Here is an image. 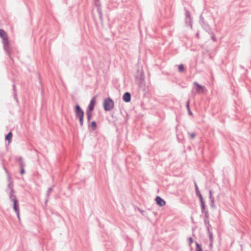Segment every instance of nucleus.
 I'll return each mask as SVG.
<instances>
[{
  "label": "nucleus",
  "mask_w": 251,
  "mask_h": 251,
  "mask_svg": "<svg viewBox=\"0 0 251 251\" xmlns=\"http://www.w3.org/2000/svg\"><path fill=\"white\" fill-rule=\"evenodd\" d=\"M103 106L105 111H109L113 109L114 102L113 100L110 97L104 99L103 102Z\"/></svg>",
  "instance_id": "1"
},
{
  "label": "nucleus",
  "mask_w": 251,
  "mask_h": 251,
  "mask_svg": "<svg viewBox=\"0 0 251 251\" xmlns=\"http://www.w3.org/2000/svg\"><path fill=\"white\" fill-rule=\"evenodd\" d=\"M0 37L2 39L4 49L8 51L9 48L8 38L6 33L3 29H0Z\"/></svg>",
  "instance_id": "2"
},
{
  "label": "nucleus",
  "mask_w": 251,
  "mask_h": 251,
  "mask_svg": "<svg viewBox=\"0 0 251 251\" xmlns=\"http://www.w3.org/2000/svg\"><path fill=\"white\" fill-rule=\"evenodd\" d=\"M199 23L203 30L207 33H211V30L212 29L209 24L205 21L203 17H202V14L200 17Z\"/></svg>",
  "instance_id": "3"
},
{
  "label": "nucleus",
  "mask_w": 251,
  "mask_h": 251,
  "mask_svg": "<svg viewBox=\"0 0 251 251\" xmlns=\"http://www.w3.org/2000/svg\"><path fill=\"white\" fill-rule=\"evenodd\" d=\"M74 112L75 117L76 118H79L81 116H84V112L80 105L78 104H76L74 107Z\"/></svg>",
  "instance_id": "4"
},
{
  "label": "nucleus",
  "mask_w": 251,
  "mask_h": 251,
  "mask_svg": "<svg viewBox=\"0 0 251 251\" xmlns=\"http://www.w3.org/2000/svg\"><path fill=\"white\" fill-rule=\"evenodd\" d=\"M96 103V99L95 97H94L90 100V102L87 108V111H91L92 112L94 109L95 105Z\"/></svg>",
  "instance_id": "5"
},
{
  "label": "nucleus",
  "mask_w": 251,
  "mask_h": 251,
  "mask_svg": "<svg viewBox=\"0 0 251 251\" xmlns=\"http://www.w3.org/2000/svg\"><path fill=\"white\" fill-rule=\"evenodd\" d=\"M155 201H156V204L159 205V206H164L165 203H166V202L165 201L162 199L159 196H157L155 198Z\"/></svg>",
  "instance_id": "6"
},
{
  "label": "nucleus",
  "mask_w": 251,
  "mask_h": 251,
  "mask_svg": "<svg viewBox=\"0 0 251 251\" xmlns=\"http://www.w3.org/2000/svg\"><path fill=\"white\" fill-rule=\"evenodd\" d=\"M123 100L126 102H129L131 100V94L129 92H126L124 93L123 96Z\"/></svg>",
  "instance_id": "7"
},
{
  "label": "nucleus",
  "mask_w": 251,
  "mask_h": 251,
  "mask_svg": "<svg viewBox=\"0 0 251 251\" xmlns=\"http://www.w3.org/2000/svg\"><path fill=\"white\" fill-rule=\"evenodd\" d=\"M194 84L197 86L196 90L198 93L204 92L205 89L204 86L200 85L197 82H194Z\"/></svg>",
  "instance_id": "8"
},
{
  "label": "nucleus",
  "mask_w": 251,
  "mask_h": 251,
  "mask_svg": "<svg viewBox=\"0 0 251 251\" xmlns=\"http://www.w3.org/2000/svg\"><path fill=\"white\" fill-rule=\"evenodd\" d=\"M194 184H195V191H196V195L199 198L200 201L203 200V199L202 198V195L201 194V193H200V191L199 190L198 186L197 184L196 181L194 182Z\"/></svg>",
  "instance_id": "9"
},
{
  "label": "nucleus",
  "mask_w": 251,
  "mask_h": 251,
  "mask_svg": "<svg viewBox=\"0 0 251 251\" xmlns=\"http://www.w3.org/2000/svg\"><path fill=\"white\" fill-rule=\"evenodd\" d=\"M13 209L15 212H18L20 211L19 209V203L17 199H13Z\"/></svg>",
  "instance_id": "10"
},
{
  "label": "nucleus",
  "mask_w": 251,
  "mask_h": 251,
  "mask_svg": "<svg viewBox=\"0 0 251 251\" xmlns=\"http://www.w3.org/2000/svg\"><path fill=\"white\" fill-rule=\"evenodd\" d=\"M140 83L139 84V86L140 87H141L142 85H144L145 86V76L144 75V73L142 72L140 76Z\"/></svg>",
  "instance_id": "11"
},
{
  "label": "nucleus",
  "mask_w": 251,
  "mask_h": 251,
  "mask_svg": "<svg viewBox=\"0 0 251 251\" xmlns=\"http://www.w3.org/2000/svg\"><path fill=\"white\" fill-rule=\"evenodd\" d=\"M97 126V123L95 121H92L88 123V127L91 128L92 130H96Z\"/></svg>",
  "instance_id": "12"
},
{
  "label": "nucleus",
  "mask_w": 251,
  "mask_h": 251,
  "mask_svg": "<svg viewBox=\"0 0 251 251\" xmlns=\"http://www.w3.org/2000/svg\"><path fill=\"white\" fill-rule=\"evenodd\" d=\"M12 138V133L11 131H10L6 135L5 139L6 141H8V144H10L11 142Z\"/></svg>",
  "instance_id": "13"
},
{
  "label": "nucleus",
  "mask_w": 251,
  "mask_h": 251,
  "mask_svg": "<svg viewBox=\"0 0 251 251\" xmlns=\"http://www.w3.org/2000/svg\"><path fill=\"white\" fill-rule=\"evenodd\" d=\"M185 23L187 25L190 26L192 28V20L191 17L185 18Z\"/></svg>",
  "instance_id": "14"
},
{
  "label": "nucleus",
  "mask_w": 251,
  "mask_h": 251,
  "mask_svg": "<svg viewBox=\"0 0 251 251\" xmlns=\"http://www.w3.org/2000/svg\"><path fill=\"white\" fill-rule=\"evenodd\" d=\"M8 181L9 182V183L8 185L7 189H9L10 192H15L14 189H13L14 185H13V182L11 181V179H10V181ZM7 191H8V190H7Z\"/></svg>",
  "instance_id": "15"
},
{
  "label": "nucleus",
  "mask_w": 251,
  "mask_h": 251,
  "mask_svg": "<svg viewBox=\"0 0 251 251\" xmlns=\"http://www.w3.org/2000/svg\"><path fill=\"white\" fill-rule=\"evenodd\" d=\"M12 86H13L14 98V99L16 100V102L18 103L19 102V101H18L16 89V85H15V84H13Z\"/></svg>",
  "instance_id": "16"
},
{
  "label": "nucleus",
  "mask_w": 251,
  "mask_h": 251,
  "mask_svg": "<svg viewBox=\"0 0 251 251\" xmlns=\"http://www.w3.org/2000/svg\"><path fill=\"white\" fill-rule=\"evenodd\" d=\"M203 221L205 226L206 228L207 231H209V230H210L211 227V225L210 224L209 221L208 220V219L204 220Z\"/></svg>",
  "instance_id": "17"
},
{
  "label": "nucleus",
  "mask_w": 251,
  "mask_h": 251,
  "mask_svg": "<svg viewBox=\"0 0 251 251\" xmlns=\"http://www.w3.org/2000/svg\"><path fill=\"white\" fill-rule=\"evenodd\" d=\"M86 114L87 116V123H89L92 117V112L86 111Z\"/></svg>",
  "instance_id": "18"
},
{
  "label": "nucleus",
  "mask_w": 251,
  "mask_h": 251,
  "mask_svg": "<svg viewBox=\"0 0 251 251\" xmlns=\"http://www.w3.org/2000/svg\"><path fill=\"white\" fill-rule=\"evenodd\" d=\"M14 193L15 192H9V193H8L9 199H10V201H13V202H14L13 199H17L16 198V196L14 195Z\"/></svg>",
  "instance_id": "19"
},
{
  "label": "nucleus",
  "mask_w": 251,
  "mask_h": 251,
  "mask_svg": "<svg viewBox=\"0 0 251 251\" xmlns=\"http://www.w3.org/2000/svg\"><path fill=\"white\" fill-rule=\"evenodd\" d=\"M210 200V205L212 208H215L216 207L215 203H214V198L210 197L209 198Z\"/></svg>",
  "instance_id": "20"
},
{
  "label": "nucleus",
  "mask_w": 251,
  "mask_h": 251,
  "mask_svg": "<svg viewBox=\"0 0 251 251\" xmlns=\"http://www.w3.org/2000/svg\"><path fill=\"white\" fill-rule=\"evenodd\" d=\"M54 186V185H52L48 188L46 194L47 197H50V193L53 191Z\"/></svg>",
  "instance_id": "21"
},
{
  "label": "nucleus",
  "mask_w": 251,
  "mask_h": 251,
  "mask_svg": "<svg viewBox=\"0 0 251 251\" xmlns=\"http://www.w3.org/2000/svg\"><path fill=\"white\" fill-rule=\"evenodd\" d=\"M200 201L201 210H204L206 209V205L205 204V201L204 200H200Z\"/></svg>",
  "instance_id": "22"
},
{
  "label": "nucleus",
  "mask_w": 251,
  "mask_h": 251,
  "mask_svg": "<svg viewBox=\"0 0 251 251\" xmlns=\"http://www.w3.org/2000/svg\"><path fill=\"white\" fill-rule=\"evenodd\" d=\"M178 71L180 73H182L185 71V68H184L183 64H179L178 66Z\"/></svg>",
  "instance_id": "23"
},
{
  "label": "nucleus",
  "mask_w": 251,
  "mask_h": 251,
  "mask_svg": "<svg viewBox=\"0 0 251 251\" xmlns=\"http://www.w3.org/2000/svg\"><path fill=\"white\" fill-rule=\"evenodd\" d=\"M189 103H190V101H189V100H187V101L186 102V107H187V110L188 111L189 114L190 115H192L193 113H192V111L190 110V106H189Z\"/></svg>",
  "instance_id": "24"
},
{
  "label": "nucleus",
  "mask_w": 251,
  "mask_h": 251,
  "mask_svg": "<svg viewBox=\"0 0 251 251\" xmlns=\"http://www.w3.org/2000/svg\"><path fill=\"white\" fill-rule=\"evenodd\" d=\"M83 118L84 116L80 117L79 118H76V119H78L79 122V125L81 127H83Z\"/></svg>",
  "instance_id": "25"
},
{
  "label": "nucleus",
  "mask_w": 251,
  "mask_h": 251,
  "mask_svg": "<svg viewBox=\"0 0 251 251\" xmlns=\"http://www.w3.org/2000/svg\"><path fill=\"white\" fill-rule=\"evenodd\" d=\"M195 243L196 246V249L195 251H202L201 245H200L197 242H196Z\"/></svg>",
  "instance_id": "26"
},
{
  "label": "nucleus",
  "mask_w": 251,
  "mask_h": 251,
  "mask_svg": "<svg viewBox=\"0 0 251 251\" xmlns=\"http://www.w3.org/2000/svg\"><path fill=\"white\" fill-rule=\"evenodd\" d=\"M98 14L99 15V18L100 20L101 23H103V17H102V10H100L98 9Z\"/></svg>",
  "instance_id": "27"
},
{
  "label": "nucleus",
  "mask_w": 251,
  "mask_h": 251,
  "mask_svg": "<svg viewBox=\"0 0 251 251\" xmlns=\"http://www.w3.org/2000/svg\"><path fill=\"white\" fill-rule=\"evenodd\" d=\"M208 33L211 35V39L214 42H216V37H215V36L214 35V33L212 31V29L211 30V33Z\"/></svg>",
  "instance_id": "28"
},
{
  "label": "nucleus",
  "mask_w": 251,
  "mask_h": 251,
  "mask_svg": "<svg viewBox=\"0 0 251 251\" xmlns=\"http://www.w3.org/2000/svg\"><path fill=\"white\" fill-rule=\"evenodd\" d=\"M204 214V218L203 220H207L209 218V213L208 210L207 211H205V213Z\"/></svg>",
  "instance_id": "29"
},
{
  "label": "nucleus",
  "mask_w": 251,
  "mask_h": 251,
  "mask_svg": "<svg viewBox=\"0 0 251 251\" xmlns=\"http://www.w3.org/2000/svg\"><path fill=\"white\" fill-rule=\"evenodd\" d=\"M95 5L97 6V10L98 12V9L99 10L100 9V10H102L101 8V5L100 3L95 2Z\"/></svg>",
  "instance_id": "30"
},
{
  "label": "nucleus",
  "mask_w": 251,
  "mask_h": 251,
  "mask_svg": "<svg viewBox=\"0 0 251 251\" xmlns=\"http://www.w3.org/2000/svg\"><path fill=\"white\" fill-rule=\"evenodd\" d=\"M185 10V18L191 17L190 12L186 8Z\"/></svg>",
  "instance_id": "31"
},
{
  "label": "nucleus",
  "mask_w": 251,
  "mask_h": 251,
  "mask_svg": "<svg viewBox=\"0 0 251 251\" xmlns=\"http://www.w3.org/2000/svg\"><path fill=\"white\" fill-rule=\"evenodd\" d=\"M16 161H18L19 162V164L24 162L22 156H20L19 158L16 157Z\"/></svg>",
  "instance_id": "32"
},
{
  "label": "nucleus",
  "mask_w": 251,
  "mask_h": 251,
  "mask_svg": "<svg viewBox=\"0 0 251 251\" xmlns=\"http://www.w3.org/2000/svg\"><path fill=\"white\" fill-rule=\"evenodd\" d=\"M188 242H189V245L190 247L191 244H192L194 242V241H193V239L192 237H189L188 238Z\"/></svg>",
  "instance_id": "33"
},
{
  "label": "nucleus",
  "mask_w": 251,
  "mask_h": 251,
  "mask_svg": "<svg viewBox=\"0 0 251 251\" xmlns=\"http://www.w3.org/2000/svg\"><path fill=\"white\" fill-rule=\"evenodd\" d=\"M207 233L208 234L210 241H212V238H213V234H212V232L210 230H209V231H207Z\"/></svg>",
  "instance_id": "34"
},
{
  "label": "nucleus",
  "mask_w": 251,
  "mask_h": 251,
  "mask_svg": "<svg viewBox=\"0 0 251 251\" xmlns=\"http://www.w3.org/2000/svg\"><path fill=\"white\" fill-rule=\"evenodd\" d=\"M189 135L191 139H194L196 136V133L195 132H192L191 133H189Z\"/></svg>",
  "instance_id": "35"
},
{
  "label": "nucleus",
  "mask_w": 251,
  "mask_h": 251,
  "mask_svg": "<svg viewBox=\"0 0 251 251\" xmlns=\"http://www.w3.org/2000/svg\"><path fill=\"white\" fill-rule=\"evenodd\" d=\"M213 193V192L212 190H209V198H210V197H213L212 196Z\"/></svg>",
  "instance_id": "36"
},
{
  "label": "nucleus",
  "mask_w": 251,
  "mask_h": 251,
  "mask_svg": "<svg viewBox=\"0 0 251 251\" xmlns=\"http://www.w3.org/2000/svg\"><path fill=\"white\" fill-rule=\"evenodd\" d=\"M20 173L22 175L25 173V171L24 170V168H21Z\"/></svg>",
  "instance_id": "37"
},
{
  "label": "nucleus",
  "mask_w": 251,
  "mask_h": 251,
  "mask_svg": "<svg viewBox=\"0 0 251 251\" xmlns=\"http://www.w3.org/2000/svg\"><path fill=\"white\" fill-rule=\"evenodd\" d=\"M15 213H16L18 219L20 221V211L18 212H15Z\"/></svg>",
  "instance_id": "38"
},
{
  "label": "nucleus",
  "mask_w": 251,
  "mask_h": 251,
  "mask_svg": "<svg viewBox=\"0 0 251 251\" xmlns=\"http://www.w3.org/2000/svg\"><path fill=\"white\" fill-rule=\"evenodd\" d=\"M4 170H5L6 173L8 174V180L10 181V179H11V177H10V175H9V174L8 173V171L7 170V169L5 168H4Z\"/></svg>",
  "instance_id": "39"
},
{
  "label": "nucleus",
  "mask_w": 251,
  "mask_h": 251,
  "mask_svg": "<svg viewBox=\"0 0 251 251\" xmlns=\"http://www.w3.org/2000/svg\"><path fill=\"white\" fill-rule=\"evenodd\" d=\"M20 165V168H24V167L25 166V163L24 162V161L20 164H19Z\"/></svg>",
  "instance_id": "40"
},
{
  "label": "nucleus",
  "mask_w": 251,
  "mask_h": 251,
  "mask_svg": "<svg viewBox=\"0 0 251 251\" xmlns=\"http://www.w3.org/2000/svg\"><path fill=\"white\" fill-rule=\"evenodd\" d=\"M49 197H46V199H45V204H46V203L48 202V201H49Z\"/></svg>",
  "instance_id": "41"
},
{
  "label": "nucleus",
  "mask_w": 251,
  "mask_h": 251,
  "mask_svg": "<svg viewBox=\"0 0 251 251\" xmlns=\"http://www.w3.org/2000/svg\"><path fill=\"white\" fill-rule=\"evenodd\" d=\"M201 213H205V211H207V210H206V209H205L204 210H201Z\"/></svg>",
  "instance_id": "42"
},
{
  "label": "nucleus",
  "mask_w": 251,
  "mask_h": 251,
  "mask_svg": "<svg viewBox=\"0 0 251 251\" xmlns=\"http://www.w3.org/2000/svg\"><path fill=\"white\" fill-rule=\"evenodd\" d=\"M196 35H197V37H198V36H199V33H197Z\"/></svg>",
  "instance_id": "43"
},
{
  "label": "nucleus",
  "mask_w": 251,
  "mask_h": 251,
  "mask_svg": "<svg viewBox=\"0 0 251 251\" xmlns=\"http://www.w3.org/2000/svg\"><path fill=\"white\" fill-rule=\"evenodd\" d=\"M241 68H242V69L244 68V67L243 66H241Z\"/></svg>",
  "instance_id": "44"
},
{
  "label": "nucleus",
  "mask_w": 251,
  "mask_h": 251,
  "mask_svg": "<svg viewBox=\"0 0 251 251\" xmlns=\"http://www.w3.org/2000/svg\"><path fill=\"white\" fill-rule=\"evenodd\" d=\"M97 0L98 1L99 0Z\"/></svg>",
  "instance_id": "45"
}]
</instances>
